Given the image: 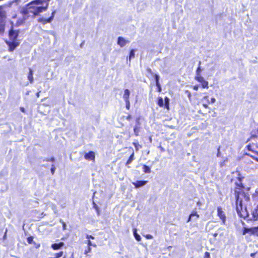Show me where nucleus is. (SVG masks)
Returning a JSON list of instances; mask_svg holds the SVG:
<instances>
[{
	"label": "nucleus",
	"instance_id": "f257e3e1",
	"mask_svg": "<svg viewBox=\"0 0 258 258\" xmlns=\"http://www.w3.org/2000/svg\"><path fill=\"white\" fill-rule=\"evenodd\" d=\"M49 1L50 0L34 1L27 5V10L29 13H31L34 15H37L40 13L47 10Z\"/></svg>",
	"mask_w": 258,
	"mask_h": 258
},
{
	"label": "nucleus",
	"instance_id": "f03ea898",
	"mask_svg": "<svg viewBox=\"0 0 258 258\" xmlns=\"http://www.w3.org/2000/svg\"><path fill=\"white\" fill-rule=\"evenodd\" d=\"M11 28L9 31V37L12 42H7L9 46V50L13 51L16 47L19 45V42L17 41V38L19 35V31L14 29V21H11Z\"/></svg>",
	"mask_w": 258,
	"mask_h": 258
},
{
	"label": "nucleus",
	"instance_id": "7ed1b4c3",
	"mask_svg": "<svg viewBox=\"0 0 258 258\" xmlns=\"http://www.w3.org/2000/svg\"><path fill=\"white\" fill-rule=\"evenodd\" d=\"M235 197L236 211L238 214H241L243 212V210L246 209L245 206L243 205V202L244 201L248 202L249 197L246 196L244 192H236Z\"/></svg>",
	"mask_w": 258,
	"mask_h": 258
},
{
	"label": "nucleus",
	"instance_id": "20e7f679",
	"mask_svg": "<svg viewBox=\"0 0 258 258\" xmlns=\"http://www.w3.org/2000/svg\"><path fill=\"white\" fill-rule=\"evenodd\" d=\"M129 43L130 41L125 39L123 37H119L117 38V44L121 47H124L126 44Z\"/></svg>",
	"mask_w": 258,
	"mask_h": 258
},
{
	"label": "nucleus",
	"instance_id": "39448f33",
	"mask_svg": "<svg viewBox=\"0 0 258 258\" xmlns=\"http://www.w3.org/2000/svg\"><path fill=\"white\" fill-rule=\"evenodd\" d=\"M217 212H218V216L222 220L223 223L225 224V222L226 221V216L221 207H218Z\"/></svg>",
	"mask_w": 258,
	"mask_h": 258
},
{
	"label": "nucleus",
	"instance_id": "423d86ee",
	"mask_svg": "<svg viewBox=\"0 0 258 258\" xmlns=\"http://www.w3.org/2000/svg\"><path fill=\"white\" fill-rule=\"evenodd\" d=\"M258 232V226L252 227L250 228H245L243 231V234L249 233L251 234H255Z\"/></svg>",
	"mask_w": 258,
	"mask_h": 258
},
{
	"label": "nucleus",
	"instance_id": "0eeeda50",
	"mask_svg": "<svg viewBox=\"0 0 258 258\" xmlns=\"http://www.w3.org/2000/svg\"><path fill=\"white\" fill-rule=\"evenodd\" d=\"M16 16H14L12 18V21H14V27H18L22 25L24 22V20L22 18H19L17 21L16 20Z\"/></svg>",
	"mask_w": 258,
	"mask_h": 258
},
{
	"label": "nucleus",
	"instance_id": "6e6552de",
	"mask_svg": "<svg viewBox=\"0 0 258 258\" xmlns=\"http://www.w3.org/2000/svg\"><path fill=\"white\" fill-rule=\"evenodd\" d=\"M84 157L86 160H92L95 158L94 153L92 151H90L88 153H86Z\"/></svg>",
	"mask_w": 258,
	"mask_h": 258
},
{
	"label": "nucleus",
	"instance_id": "1a4fd4ad",
	"mask_svg": "<svg viewBox=\"0 0 258 258\" xmlns=\"http://www.w3.org/2000/svg\"><path fill=\"white\" fill-rule=\"evenodd\" d=\"M147 182V181H137L136 182H133V184L134 185L136 188H138L145 185Z\"/></svg>",
	"mask_w": 258,
	"mask_h": 258
},
{
	"label": "nucleus",
	"instance_id": "9d476101",
	"mask_svg": "<svg viewBox=\"0 0 258 258\" xmlns=\"http://www.w3.org/2000/svg\"><path fill=\"white\" fill-rule=\"evenodd\" d=\"M64 243H54L52 244L51 247L54 250H57L60 248L63 245Z\"/></svg>",
	"mask_w": 258,
	"mask_h": 258
},
{
	"label": "nucleus",
	"instance_id": "9b49d317",
	"mask_svg": "<svg viewBox=\"0 0 258 258\" xmlns=\"http://www.w3.org/2000/svg\"><path fill=\"white\" fill-rule=\"evenodd\" d=\"M130 95V91L128 89H125L124 90V93L123 95V98L124 101L129 100V97Z\"/></svg>",
	"mask_w": 258,
	"mask_h": 258
},
{
	"label": "nucleus",
	"instance_id": "f8f14e48",
	"mask_svg": "<svg viewBox=\"0 0 258 258\" xmlns=\"http://www.w3.org/2000/svg\"><path fill=\"white\" fill-rule=\"evenodd\" d=\"M194 216H196V219H198L199 217V215L196 212L193 211L192 213L190 215L188 219L187 220V222H189L192 218H194Z\"/></svg>",
	"mask_w": 258,
	"mask_h": 258
},
{
	"label": "nucleus",
	"instance_id": "ddd939ff",
	"mask_svg": "<svg viewBox=\"0 0 258 258\" xmlns=\"http://www.w3.org/2000/svg\"><path fill=\"white\" fill-rule=\"evenodd\" d=\"M28 79L31 83H33V71L31 69H29V74L28 76Z\"/></svg>",
	"mask_w": 258,
	"mask_h": 258
},
{
	"label": "nucleus",
	"instance_id": "4468645a",
	"mask_svg": "<svg viewBox=\"0 0 258 258\" xmlns=\"http://www.w3.org/2000/svg\"><path fill=\"white\" fill-rule=\"evenodd\" d=\"M196 80L198 82L202 83L205 80L201 75L196 76L195 77Z\"/></svg>",
	"mask_w": 258,
	"mask_h": 258
},
{
	"label": "nucleus",
	"instance_id": "2eb2a0df",
	"mask_svg": "<svg viewBox=\"0 0 258 258\" xmlns=\"http://www.w3.org/2000/svg\"><path fill=\"white\" fill-rule=\"evenodd\" d=\"M252 216H253V219L254 220H256L258 219V207H257V209H256L253 211Z\"/></svg>",
	"mask_w": 258,
	"mask_h": 258
},
{
	"label": "nucleus",
	"instance_id": "dca6fc26",
	"mask_svg": "<svg viewBox=\"0 0 258 258\" xmlns=\"http://www.w3.org/2000/svg\"><path fill=\"white\" fill-rule=\"evenodd\" d=\"M134 160V153H133L132 155L129 157L128 159L127 160L126 164L128 165L132 163V162Z\"/></svg>",
	"mask_w": 258,
	"mask_h": 258
},
{
	"label": "nucleus",
	"instance_id": "f3484780",
	"mask_svg": "<svg viewBox=\"0 0 258 258\" xmlns=\"http://www.w3.org/2000/svg\"><path fill=\"white\" fill-rule=\"evenodd\" d=\"M88 247L84 251V253L87 254L89 252L91 251V247L90 246L92 245V243H88Z\"/></svg>",
	"mask_w": 258,
	"mask_h": 258
},
{
	"label": "nucleus",
	"instance_id": "a211bd4d",
	"mask_svg": "<svg viewBox=\"0 0 258 258\" xmlns=\"http://www.w3.org/2000/svg\"><path fill=\"white\" fill-rule=\"evenodd\" d=\"M143 171L145 173H150L151 172L150 168L149 167H148V166L144 165L143 166Z\"/></svg>",
	"mask_w": 258,
	"mask_h": 258
},
{
	"label": "nucleus",
	"instance_id": "6ab92c4d",
	"mask_svg": "<svg viewBox=\"0 0 258 258\" xmlns=\"http://www.w3.org/2000/svg\"><path fill=\"white\" fill-rule=\"evenodd\" d=\"M134 133L136 136H138L140 132V127L138 125H136L134 129Z\"/></svg>",
	"mask_w": 258,
	"mask_h": 258
},
{
	"label": "nucleus",
	"instance_id": "aec40b11",
	"mask_svg": "<svg viewBox=\"0 0 258 258\" xmlns=\"http://www.w3.org/2000/svg\"><path fill=\"white\" fill-rule=\"evenodd\" d=\"M5 16V12L3 10V8L0 7V21H2Z\"/></svg>",
	"mask_w": 258,
	"mask_h": 258
},
{
	"label": "nucleus",
	"instance_id": "412c9836",
	"mask_svg": "<svg viewBox=\"0 0 258 258\" xmlns=\"http://www.w3.org/2000/svg\"><path fill=\"white\" fill-rule=\"evenodd\" d=\"M208 84V82L205 80L202 83H201V85L203 88L208 89L209 88Z\"/></svg>",
	"mask_w": 258,
	"mask_h": 258
},
{
	"label": "nucleus",
	"instance_id": "4be33fe9",
	"mask_svg": "<svg viewBox=\"0 0 258 258\" xmlns=\"http://www.w3.org/2000/svg\"><path fill=\"white\" fill-rule=\"evenodd\" d=\"M135 50L134 49H132L130 51V55H129V59L130 60L133 58H134L135 57Z\"/></svg>",
	"mask_w": 258,
	"mask_h": 258
},
{
	"label": "nucleus",
	"instance_id": "5701e85b",
	"mask_svg": "<svg viewBox=\"0 0 258 258\" xmlns=\"http://www.w3.org/2000/svg\"><path fill=\"white\" fill-rule=\"evenodd\" d=\"M63 252L62 251H59L54 254V257L53 258H59L62 256Z\"/></svg>",
	"mask_w": 258,
	"mask_h": 258
},
{
	"label": "nucleus",
	"instance_id": "b1692460",
	"mask_svg": "<svg viewBox=\"0 0 258 258\" xmlns=\"http://www.w3.org/2000/svg\"><path fill=\"white\" fill-rule=\"evenodd\" d=\"M158 104L160 106H163L164 105V100L162 98H159L158 99Z\"/></svg>",
	"mask_w": 258,
	"mask_h": 258
},
{
	"label": "nucleus",
	"instance_id": "393cba45",
	"mask_svg": "<svg viewBox=\"0 0 258 258\" xmlns=\"http://www.w3.org/2000/svg\"><path fill=\"white\" fill-rule=\"evenodd\" d=\"M50 207L54 211V213H56V211H57L56 206L55 204L51 203L50 204Z\"/></svg>",
	"mask_w": 258,
	"mask_h": 258
},
{
	"label": "nucleus",
	"instance_id": "a878e982",
	"mask_svg": "<svg viewBox=\"0 0 258 258\" xmlns=\"http://www.w3.org/2000/svg\"><path fill=\"white\" fill-rule=\"evenodd\" d=\"M4 29H5L4 25L2 22H0V33H3L4 31Z\"/></svg>",
	"mask_w": 258,
	"mask_h": 258
},
{
	"label": "nucleus",
	"instance_id": "bb28decb",
	"mask_svg": "<svg viewBox=\"0 0 258 258\" xmlns=\"http://www.w3.org/2000/svg\"><path fill=\"white\" fill-rule=\"evenodd\" d=\"M201 71H202V70L201 69V67L199 66L196 70V76L201 75Z\"/></svg>",
	"mask_w": 258,
	"mask_h": 258
},
{
	"label": "nucleus",
	"instance_id": "cd10ccee",
	"mask_svg": "<svg viewBox=\"0 0 258 258\" xmlns=\"http://www.w3.org/2000/svg\"><path fill=\"white\" fill-rule=\"evenodd\" d=\"M53 20V16H51L49 18L47 19H45L44 20V22L45 23H50Z\"/></svg>",
	"mask_w": 258,
	"mask_h": 258
},
{
	"label": "nucleus",
	"instance_id": "c85d7f7f",
	"mask_svg": "<svg viewBox=\"0 0 258 258\" xmlns=\"http://www.w3.org/2000/svg\"><path fill=\"white\" fill-rule=\"evenodd\" d=\"M134 235L137 241L141 240V236L135 232H134Z\"/></svg>",
	"mask_w": 258,
	"mask_h": 258
},
{
	"label": "nucleus",
	"instance_id": "c756f323",
	"mask_svg": "<svg viewBox=\"0 0 258 258\" xmlns=\"http://www.w3.org/2000/svg\"><path fill=\"white\" fill-rule=\"evenodd\" d=\"M204 100L206 101V103H210V101L209 100V96L208 95L205 96L203 98L202 101H204Z\"/></svg>",
	"mask_w": 258,
	"mask_h": 258
},
{
	"label": "nucleus",
	"instance_id": "7c9ffc66",
	"mask_svg": "<svg viewBox=\"0 0 258 258\" xmlns=\"http://www.w3.org/2000/svg\"><path fill=\"white\" fill-rule=\"evenodd\" d=\"M60 222L62 223V228L63 230H64L66 229L67 225L65 222L61 219L60 220Z\"/></svg>",
	"mask_w": 258,
	"mask_h": 258
},
{
	"label": "nucleus",
	"instance_id": "2f4dec72",
	"mask_svg": "<svg viewBox=\"0 0 258 258\" xmlns=\"http://www.w3.org/2000/svg\"><path fill=\"white\" fill-rule=\"evenodd\" d=\"M204 258H211L210 253L208 251L205 252L204 255Z\"/></svg>",
	"mask_w": 258,
	"mask_h": 258
},
{
	"label": "nucleus",
	"instance_id": "473e14b6",
	"mask_svg": "<svg viewBox=\"0 0 258 258\" xmlns=\"http://www.w3.org/2000/svg\"><path fill=\"white\" fill-rule=\"evenodd\" d=\"M55 167L54 165L53 164H52L51 165V172L52 174H54V173L55 172Z\"/></svg>",
	"mask_w": 258,
	"mask_h": 258
},
{
	"label": "nucleus",
	"instance_id": "72a5a7b5",
	"mask_svg": "<svg viewBox=\"0 0 258 258\" xmlns=\"http://www.w3.org/2000/svg\"><path fill=\"white\" fill-rule=\"evenodd\" d=\"M125 104H126V108L127 109H130V101H125Z\"/></svg>",
	"mask_w": 258,
	"mask_h": 258
},
{
	"label": "nucleus",
	"instance_id": "f704fd0d",
	"mask_svg": "<svg viewBox=\"0 0 258 258\" xmlns=\"http://www.w3.org/2000/svg\"><path fill=\"white\" fill-rule=\"evenodd\" d=\"M156 85L157 87H158V91L159 92H161V86H160V85L159 84V82L156 83Z\"/></svg>",
	"mask_w": 258,
	"mask_h": 258
},
{
	"label": "nucleus",
	"instance_id": "c9c22d12",
	"mask_svg": "<svg viewBox=\"0 0 258 258\" xmlns=\"http://www.w3.org/2000/svg\"><path fill=\"white\" fill-rule=\"evenodd\" d=\"M236 175L238 176L237 178H238V179L239 180H241V179L242 178V177H241L240 174H239V172H236L235 173Z\"/></svg>",
	"mask_w": 258,
	"mask_h": 258
},
{
	"label": "nucleus",
	"instance_id": "e433bc0d",
	"mask_svg": "<svg viewBox=\"0 0 258 258\" xmlns=\"http://www.w3.org/2000/svg\"><path fill=\"white\" fill-rule=\"evenodd\" d=\"M55 159H54V157H51V158L50 159H47L46 160H45L44 161H51V162H53L54 161Z\"/></svg>",
	"mask_w": 258,
	"mask_h": 258
},
{
	"label": "nucleus",
	"instance_id": "4c0bfd02",
	"mask_svg": "<svg viewBox=\"0 0 258 258\" xmlns=\"http://www.w3.org/2000/svg\"><path fill=\"white\" fill-rule=\"evenodd\" d=\"M254 160L258 162V154L255 156H251Z\"/></svg>",
	"mask_w": 258,
	"mask_h": 258
},
{
	"label": "nucleus",
	"instance_id": "58836bf2",
	"mask_svg": "<svg viewBox=\"0 0 258 258\" xmlns=\"http://www.w3.org/2000/svg\"><path fill=\"white\" fill-rule=\"evenodd\" d=\"M155 77L156 83H157V82H159V76L157 75V74H156L155 76Z\"/></svg>",
	"mask_w": 258,
	"mask_h": 258
},
{
	"label": "nucleus",
	"instance_id": "ea45409f",
	"mask_svg": "<svg viewBox=\"0 0 258 258\" xmlns=\"http://www.w3.org/2000/svg\"><path fill=\"white\" fill-rule=\"evenodd\" d=\"M216 102V99L215 98L213 97L211 99V100L210 101V103H212V104H213L215 102Z\"/></svg>",
	"mask_w": 258,
	"mask_h": 258
},
{
	"label": "nucleus",
	"instance_id": "a19ab883",
	"mask_svg": "<svg viewBox=\"0 0 258 258\" xmlns=\"http://www.w3.org/2000/svg\"><path fill=\"white\" fill-rule=\"evenodd\" d=\"M258 252V251H254L253 252H252L250 253V256L251 257H254L255 254H256Z\"/></svg>",
	"mask_w": 258,
	"mask_h": 258
},
{
	"label": "nucleus",
	"instance_id": "79ce46f5",
	"mask_svg": "<svg viewBox=\"0 0 258 258\" xmlns=\"http://www.w3.org/2000/svg\"><path fill=\"white\" fill-rule=\"evenodd\" d=\"M193 89L195 91H198L199 89V86L198 85H195L193 86Z\"/></svg>",
	"mask_w": 258,
	"mask_h": 258
},
{
	"label": "nucleus",
	"instance_id": "37998d69",
	"mask_svg": "<svg viewBox=\"0 0 258 258\" xmlns=\"http://www.w3.org/2000/svg\"><path fill=\"white\" fill-rule=\"evenodd\" d=\"M146 237L147 239H152V236L151 235H150V234H147L146 235Z\"/></svg>",
	"mask_w": 258,
	"mask_h": 258
},
{
	"label": "nucleus",
	"instance_id": "c03bdc74",
	"mask_svg": "<svg viewBox=\"0 0 258 258\" xmlns=\"http://www.w3.org/2000/svg\"><path fill=\"white\" fill-rule=\"evenodd\" d=\"M169 99L167 97L165 98V103L167 106L168 105Z\"/></svg>",
	"mask_w": 258,
	"mask_h": 258
},
{
	"label": "nucleus",
	"instance_id": "a18cd8bd",
	"mask_svg": "<svg viewBox=\"0 0 258 258\" xmlns=\"http://www.w3.org/2000/svg\"><path fill=\"white\" fill-rule=\"evenodd\" d=\"M28 242H32L33 240V237H29L27 238Z\"/></svg>",
	"mask_w": 258,
	"mask_h": 258
},
{
	"label": "nucleus",
	"instance_id": "49530a36",
	"mask_svg": "<svg viewBox=\"0 0 258 258\" xmlns=\"http://www.w3.org/2000/svg\"><path fill=\"white\" fill-rule=\"evenodd\" d=\"M208 104L209 103H203V106L206 108H208Z\"/></svg>",
	"mask_w": 258,
	"mask_h": 258
},
{
	"label": "nucleus",
	"instance_id": "de8ad7c7",
	"mask_svg": "<svg viewBox=\"0 0 258 258\" xmlns=\"http://www.w3.org/2000/svg\"><path fill=\"white\" fill-rule=\"evenodd\" d=\"M134 145H135V146L137 150H138V146H139V144L138 143H134Z\"/></svg>",
	"mask_w": 258,
	"mask_h": 258
},
{
	"label": "nucleus",
	"instance_id": "09e8293b",
	"mask_svg": "<svg viewBox=\"0 0 258 258\" xmlns=\"http://www.w3.org/2000/svg\"><path fill=\"white\" fill-rule=\"evenodd\" d=\"M220 156V149L218 148V153H217V156L219 157Z\"/></svg>",
	"mask_w": 258,
	"mask_h": 258
},
{
	"label": "nucleus",
	"instance_id": "8fccbe9b",
	"mask_svg": "<svg viewBox=\"0 0 258 258\" xmlns=\"http://www.w3.org/2000/svg\"><path fill=\"white\" fill-rule=\"evenodd\" d=\"M197 205H198V206H201L202 203H201V202L200 201H198V202H197Z\"/></svg>",
	"mask_w": 258,
	"mask_h": 258
},
{
	"label": "nucleus",
	"instance_id": "3c124183",
	"mask_svg": "<svg viewBox=\"0 0 258 258\" xmlns=\"http://www.w3.org/2000/svg\"><path fill=\"white\" fill-rule=\"evenodd\" d=\"M20 110L22 112H25V109L23 107H21L20 108Z\"/></svg>",
	"mask_w": 258,
	"mask_h": 258
},
{
	"label": "nucleus",
	"instance_id": "603ef678",
	"mask_svg": "<svg viewBox=\"0 0 258 258\" xmlns=\"http://www.w3.org/2000/svg\"><path fill=\"white\" fill-rule=\"evenodd\" d=\"M147 71L149 73H152V71H151V69H150V68L147 69Z\"/></svg>",
	"mask_w": 258,
	"mask_h": 258
},
{
	"label": "nucleus",
	"instance_id": "864d4df0",
	"mask_svg": "<svg viewBox=\"0 0 258 258\" xmlns=\"http://www.w3.org/2000/svg\"><path fill=\"white\" fill-rule=\"evenodd\" d=\"M55 13V11H54L52 13L51 16H53V18L54 17Z\"/></svg>",
	"mask_w": 258,
	"mask_h": 258
},
{
	"label": "nucleus",
	"instance_id": "5fc2aeb1",
	"mask_svg": "<svg viewBox=\"0 0 258 258\" xmlns=\"http://www.w3.org/2000/svg\"><path fill=\"white\" fill-rule=\"evenodd\" d=\"M36 96L37 97H39V92H38L37 94H36Z\"/></svg>",
	"mask_w": 258,
	"mask_h": 258
},
{
	"label": "nucleus",
	"instance_id": "6e6d98bb",
	"mask_svg": "<svg viewBox=\"0 0 258 258\" xmlns=\"http://www.w3.org/2000/svg\"><path fill=\"white\" fill-rule=\"evenodd\" d=\"M255 246L256 247H258V244L253 245V246Z\"/></svg>",
	"mask_w": 258,
	"mask_h": 258
},
{
	"label": "nucleus",
	"instance_id": "4d7b16f0",
	"mask_svg": "<svg viewBox=\"0 0 258 258\" xmlns=\"http://www.w3.org/2000/svg\"><path fill=\"white\" fill-rule=\"evenodd\" d=\"M90 237L91 239H94V237H93V236H90Z\"/></svg>",
	"mask_w": 258,
	"mask_h": 258
},
{
	"label": "nucleus",
	"instance_id": "13d9d810",
	"mask_svg": "<svg viewBox=\"0 0 258 258\" xmlns=\"http://www.w3.org/2000/svg\"><path fill=\"white\" fill-rule=\"evenodd\" d=\"M201 63V62L200 61L199 62V66H200Z\"/></svg>",
	"mask_w": 258,
	"mask_h": 258
},
{
	"label": "nucleus",
	"instance_id": "bf43d9fd",
	"mask_svg": "<svg viewBox=\"0 0 258 258\" xmlns=\"http://www.w3.org/2000/svg\"><path fill=\"white\" fill-rule=\"evenodd\" d=\"M93 204H94V207H96V205L94 203H93Z\"/></svg>",
	"mask_w": 258,
	"mask_h": 258
},
{
	"label": "nucleus",
	"instance_id": "052dcab7",
	"mask_svg": "<svg viewBox=\"0 0 258 258\" xmlns=\"http://www.w3.org/2000/svg\"><path fill=\"white\" fill-rule=\"evenodd\" d=\"M194 218H195V220H197V219H196V216H194Z\"/></svg>",
	"mask_w": 258,
	"mask_h": 258
},
{
	"label": "nucleus",
	"instance_id": "680f3d73",
	"mask_svg": "<svg viewBox=\"0 0 258 258\" xmlns=\"http://www.w3.org/2000/svg\"><path fill=\"white\" fill-rule=\"evenodd\" d=\"M216 113H214V116H215Z\"/></svg>",
	"mask_w": 258,
	"mask_h": 258
},
{
	"label": "nucleus",
	"instance_id": "e2e57ef3",
	"mask_svg": "<svg viewBox=\"0 0 258 258\" xmlns=\"http://www.w3.org/2000/svg\"><path fill=\"white\" fill-rule=\"evenodd\" d=\"M216 113H214V116H215Z\"/></svg>",
	"mask_w": 258,
	"mask_h": 258
},
{
	"label": "nucleus",
	"instance_id": "0e129e2a",
	"mask_svg": "<svg viewBox=\"0 0 258 258\" xmlns=\"http://www.w3.org/2000/svg\"><path fill=\"white\" fill-rule=\"evenodd\" d=\"M216 113H214V116H215Z\"/></svg>",
	"mask_w": 258,
	"mask_h": 258
},
{
	"label": "nucleus",
	"instance_id": "69168bd1",
	"mask_svg": "<svg viewBox=\"0 0 258 258\" xmlns=\"http://www.w3.org/2000/svg\"><path fill=\"white\" fill-rule=\"evenodd\" d=\"M62 258H66V257H62Z\"/></svg>",
	"mask_w": 258,
	"mask_h": 258
}]
</instances>
